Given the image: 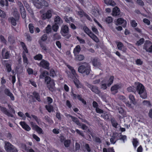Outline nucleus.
<instances>
[{
	"instance_id": "61",
	"label": "nucleus",
	"mask_w": 152,
	"mask_h": 152,
	"mask_svg": "<svg viewBox=\"0 0 152 152\" xmlns=\"http://www.w3.org/2000/svg\"><path fill=\"white\" fill-rule=\"evenodd\" d=\"M75 131L77 132V133L79 134V135L82 136L83 137H84V135L82 132L79 130L78 129H76Z\"/></svg>"
},
{
	"instance_id": "23",
	"label": "nucleus",
	"mask_w": 152,
	"mask_h": 152,
	"mask_svg": "<svg viewBox=\"0 0 152 152\" xmlns=\"http://www.w3.org/2000/svg\"><path fill=\"white\" fill-rule=\"evenodd\" d=\"M89 36L92 38L93 40H94L96 42H97L99 41V39L92 32H91L88 34Z\"/></svg>"
},
{
	"instance_id": "42",
	"label": "nucleus",
	"mask_w": 152,
	"mask_h": 152,
	"mask_svg": "<svg viewBox=\"0 0 152 152\" xmlns=\"http://www.w3.org/2000/svg\"><path fill=\"white\" fill-rule=\"evenodd\" d=\"M114 77L113 76H111L110 77V79H109V82L107 84V86H110L113 83Z\"/></svg>"
},
{
	"instance_id": "62",
	"label": "nucleus",
	"mask_w": 152,
	"mask_h": 152,
	"mask_svg": "<svg viewBox=\"0 0 152 152\" xmlns=\"http://www.w3.org/2000/svg\"><path fill=\"white\" fill-rule=\"evenodd\" d=\"M18 4L20 10L24 9L22 4L21 2L18 1Z\"/></svg>"
},
{
	"instance_id": "63",
	"label": "nucleus",
	"mask_w": 152,
	"mask_h": 152,
	"mask_svg": "<svg viewBox=\"0 0 152 152\" xmlns=\"http://www.w3.org/2000/svg\"><path fill=\"white\" fill-rule=\"evenodd\" d=\"M81 128L83 130H86L88 128L87 126L86 125L84 124L81 123Z\"/></svg>"
},
{
	"instance_id": "46",
	"label": "nucleus",
	"mask_w": 152,
	"mask_h": 152,
	"mask_svg": "<svg viewBox=\"0 0 152 152\" xmlns=\"http://www.w3.org/2000/svg\"><path fill=\"white\" fill-rule=\"evenodd\" d=\"M10 19L12 25L14 26H15L16 24V23L15 19L13 17L10 18Z\"/></svg>"
},
{
	"instance_id": "47",
	"label": "nucleus",
	"mask_w": 152,
	"mask_h": 152,
	"mask_svg": "<svg viewBox=\"0 0 152 152\" xmlns=\"http://www.w3.org/2000/svg\"><path fill=\"white\" fill-rule=\"evenodd\" d=\"M47 35L45 34L41 37V40L43 41H45L47 39Z\"/></svg>"
},
{
	"instance_id": "22",
	"label": "nucleus",
	"mask_w": 152,
	"mask_h": 152,
	"mask_svg": "<svg viewBox=\"0 0 152 152\" xmlns=\"http://www.w3.org/2000/svg\"><path fill=\"white\" fill-rule=\"evenodd\" d=\"M81 50V48L79 45H77L75 47L73 50V53L75 56L79 53Z\"/></svg>"
},
{
	"instance_id": "57",
	"label": "nucleus",
	"mask_w": 152,
	"mask_h": 152,
	"mask_svg": "<svg viewBox=\"0 0 152 152\" xmlns=\"http://www.w3.org/2000/svg\"><path fill=\"white\" fill-rule=\"evenodd\" d=\"M77 39L79 41L80 43L83 44L85 43V40L83 39H80L78 37H77Z\"/></svg>"
},
{
	"instance_id": "15",
	"label": "nucleus",
	"mask_w": 152,
	"mask_h": 152,
	"mask_svg": "<svg viewBox=\"0 0 152 152\" xmlns=\"http://www.w3.org/2000/svg\"><path fill=\"white\" fill-rule=\"evenodd\" d=\"M120 88L119 85L116 84L112 86L111 88V91L113 94H115L118 92V89Z\"/></svg>"
},
{
	"instance_id": "27",
	"label": "nucleus",
	"mask_w": 152,
	"mask_h": 152,
	"mask_svg": "<svg viewBox=\"0 0 152 152\" xmlns=\"http://www.w3.org/2000/svg\"><path fill=\"white\" fill-rule=\"evenodd\" d=\"M33 94L34 95V97L39 102L41 101L39 95L38 93L36 91H34L33 92Z\"/></svg>"
},
{
	"instance_id": "58",
	"label": "nucleus",
	"mask_w": 152,
	"mask_h": 152,
	"mask_svg": "<svg viewBox=\"0 0 152 152\" xmlns=\"http://www.w3.org/2000/svg\"><path fill=\"white\" fill-rule=\"evenodd\" d=\"M50 75L53 77H54V76L56 75L55 71L53 69H51L50 70Z\"/></svg>"
},
{
	"instance_id": "32",
	"label": "nucleus",
	"mask_w": 152,
	"mask_h": 152,
	"mask_svg": "<svg viewBox=\"0 0 152 152\" xmlns=\"http://www.w3.org/2000/svg\"><path fill=\"white\" fill-rule=\"evenodd\" d=\"M111 121L113 126L116 128L117 126L118 125V124L116 122V121L115 120L114 118H111Z\"/></svg>"
},
{
	"instance_id": "51",
	"label": "nucleus",
	"mask_w": 152,
	"mask_h": 152,
	"mask_svg": "<svg viewBox=\"0 0 152 152\" xmlns=\"http://www.w3.org/2000/svg\"><path fill=\"white\" fill-rule=\"evenodd\" d=\"M25 149L26 151L27 152H35L34 150L31 148H27L26 145H24Z\"/></svg>"
},
{
	"instance_id": "30",
	"label": "nucleus",
	"mask_w": 152,
	"mask_h": 152,
	"mask_svg": "<svg viewBox=\"0 0 152 152\" xmlns=\"http://www.w3.org/2000/svg\"><path fill=\"white\" fill-rule=\"evenodd\" d=\"M52 10H48L47 11L46 13L45 14L47 18L49 19L51 18L52 16Z\"/></svg>"
},
{
	"instance_id": "7",
	"label": "nucleus",
	"mask_w": 152,
	"mask_h": 152,
	"mask_svg": "<svg viewBox=\"0 0 152 152\" xmlns=\"http://www.w3.org/2000/svg\"><path fill=\"white\" fill-rule=\"evenodd\" d=\"M115 24L117 26L121 25L124 27H125L126 25V22L122 18H118L115 22Z\"/></svg>"
},
{
	"instance_id": "48",
	"label": "nucleus",
	"mask_w": 152,
	"mask_h": 152,
	"mask_svg": "<svg viewBox=\"0 0 152 152\" xmlns=\"http://www.w3.org/2000/svg\"><path fill=\"white\" fill-rule=\"evenodd\" d=\"M117 46L118 49L121 50L124 45L121 42H119L117 44Z\"/></svg>"
},
{
	"instance_id": "25",
	"label": "nucleus",
	"mask_w": 152,
	"mask_h": 152,
	"mask_svg": "<svg viewBox=\"0 0 152 152\" xmlns=\"http://www.w3.org/2000/svg\"><path fill=\"white\" fill-rule=\"evenodd\" d=\"M70 117L72 118V121L75 122L77 125L81 126V123L80 122V121L77 118L73 116H70Z\"/></svg>"
},
{
	"instance_id": "13",
	"label": "nucleus",
	"mask_w": 152,
	"mask_h": 152,
	"mask_svg": "<svg viewBox=\"0 0 152 152\" xmlns=\"http://www.w3.org/2000/svg\"><path fill=\"white\" fill-rule=\"evenodd\" d=\"M120 10L119 8L117 7H115L113 9L112 15L113 16H118L119 17V15H120Z\"/></svg>"
},
{
	"instance_id": "17",
	"label": "nucleus",
	"mask_w": 152,
	"mask_h": 152,
	"mask_svg": "<svg viewBox=\"0 0 152 152\" xmlns=\"http://www.w3.org/2000/svg\"><path fill=\"white\" fill-rule=\"evenodd\" d=\"M20 124L22 126V128L26 131H28L31 129L30 127L25 122L21 121L20 122Z\"/></svg>"
},
{
	"instance_id": "19",
	"label": "nucleus",
	"mask_w": 152,
	"mask_h": 152,
	"mask_svg": "<svg viewBox=\"0 0 152 152\" xmlns=\"http://www.w3.org/2000/svg\"><path fill=\"white\" fill-rule=\"evenodd\" d=\"M4 92L5 94L10 97L11 100L13 101L14 100V97L13 94L8 89H5Z\"/></svg>"
},
{
	"instance_id": "38",
	"label": "nucleus",
	"mask_w": 152,
	"mask_h": 152,
	"mask_svg": "<svg viewBox=\"0 0 152 152\" xmlns=\"http://www.w3.org/2000/svg\"><path fill=\"white\" fill-rule=\"evenodd\" d=\"M34 58L36 60H40L42 58V56L40 54L37 55L34 57Z\"/></svg>"
},
{
	"instance_id": "36",
	"label": "nucleus",
	"mask_w": 152,
	"mask_h": 152,
	"mask_svg": "<svg viewBox=\"0 0 152 152\" xmlns=\"http://www.w3.org/2000/svg\"><path fill=\"white\" fill-rule=\"evenodd\" d=\"M70 142L71 141L70 140H66L64 141V145L66 147H68L69 146Z\"/></svg>"
},
{
	"instance_id": "26",
	"label": "nucleus",
	"mask_w": 152,
	"mask_h": 152,
	"mask_svg": "<svg viewBox=\"0 0 152 152\" xmlns=\"http://www.w3.org/2000/svg\"><path fill=\"white\" fill-rule=\"evenodd\" d=\"M75 60L76 61H81L84 59V56L83 55H77L75 56Z\"/></svg>"
},
{
	"instance_id": "16",
	"label": "nucleus",
	"mask_w": 152,
	"mask_h": 152,
	"mask_svg": "<svg viewBox=\"0 0 152 152\" xmlns=\"http://www.w3.org/2000/svg\"><path fill=\"white\" fill-rule=\"evenodd\" d=\"M1 110L8 116L11 117H14V115L8 112L5 107L1 106Z\"/></svg>"
},
{
	"instance_id": "18",
	"label": "nucleus",
	"mask_w": 152,
	"mask_h": 152,
	"mask_svg": "<svg viewBox=\"0 0 152 152\" xmlns=\"http://www.w3.org/2000/svg\"><path fill=\"white\" fill-rule=\"evenodd\" d=\"M2 56L3 58L7 59L9 57V54L8 52L6 51V49H4L2 50Z\"/></svg>"
},
{
	"instance_id": "8",
	"label": "nucleus",
	"mask_w": 152,
	"mask_h": 152,
	"mask_svg": "<svg viewBox=\"0 0 152 152\" xmlns=\"http://www.w3.org/2000/svg\"><path fill=\"white\" fill-rule=\"evenodd\" d=\"M30 124L33 129L36 131L39 134H42V130L41 128L33 122H30Z\"/></svg>"
},
{
	"instance_id": "10",
	"label": "nucleus",
	"mask_w": 152,
	"mask_h": 152,
	"mask_svg": "<svg viewBox=\"0 0 152 152\" xmlns=\"http://www.w3.org/2000/svg\"><path fill=\"white\" fill-rule=\"evenodd\" d=\"M119 134L117 132H114L113 134L112 137L110 139V142L113 144H114L116 141L119 140Z\"/></svg>"
},
{
	"instance_id": "33",
	"label": "nucleus",
	"mask_w": 152,
	"mask_h": 152,
	"mask_svg": "<svg viewBox=\"0 0 152 152\" xmlns=\"http://www.w3.org/2000/svg\"><path fill=\"white\" fill-rule=\"evenodd\" d=\"M45 108L48 111V112L49 113L51 112V111H53V107L51 105H46Z\"/></svg>"
},
{
	"instance_id": "9",
	"label": "nucleus",
	"mask_w": 152,
	"mask_h": 152,
	"mask_svg": "<svg viewBox=\"0 0 152 152\" xmlns=\"http://www.w3.org/2000/svg\"><path fill=\"white\" fill-rule=\"evenodd\" d=\"M61 33L63 36H65L69 32V29L68 26L66 25H63L61 29Z\"/></svg>"
},
{
	"instance_id": "64",
	"label": "nucleus",
	"mask_w": 152,
	"mask_h": 152,
	"mask_svg": "<svg viewBox=\"0 0 152 152\" xmlns=\"http://www.w3.org/2000/svg\"><path fill=\"white\" fill-rule=\"evenodd\" d=\"M92 31L96 34H98L99 32L97 29L95 27H92Z\"/></svg>"
},
{
	"instance_id": "54",
	"label": "nucleus",
	"mask_w": 152,
	"mask_h": 152,
	"mask_svg": "<svg viewBox=\"0 0 152 152\" xmlns=\"http://www.w3.org/2000/svg\"><path fill=\"white\" fill-rule=\"evenodd\" d=\"M61 38V37L59 35H58L56 33L54 34L53 35V39L56 40L57 39H59Z\"/></svg>"
},
{
	"instance_id": "4",
	"label": "nucleus",
	"mask_w": 152,
	"mask_h": 152,
	"mask_svg": "<svg viewBox=\"0 0 152 152\" xmlns=\"http://www.w3.org/2000/svg\"><path fill=\"white\" fill-rule=\"evenodd\" d=\"M4 148L7 152H18L17 148L8 142H5Z\"/></svg>"
},
{
	"instance_id": "1",
	"label": "nucleus",
	"mask_w": 152,
	"mask_h": 152,
	"mask_svg": "<svg viewBox=\"0 0 152 152\" xmlns=\"http://www.w3.org/2000/svg\"><path fill=\"white\" fill-rule=\"evenodd\" d=\"M49 75V73L46 70L41 72L39 76L40 78H43L45 77V81L46 82L47 86L48 89L52 92L55 90V84L54 80H51V78L48 76Z\"/></svg>"
},
{
	"instance_id": "3",
	"label": "nucleus",
	"mask_w": 152,
	"mask_h": 152,
	"mask_svg": "<svg viewBox=\"0 0 152 152\" xmlns=\"http://www.w3.org/2000/svg\"><path fill=\"white\" fill-rule=\"evenodd\" d=\"M78 71L80 73L88 75L90 73V66L88 63H84L78 67Z\"/></svg>"
},
{
	"instance_id": "45",
	"label": "nucleus",
	"mask_w": 152,
	"mask_h": 152,
	"mask_svg": "<svg viewBox=\"0 0 152 152\" xmlns=\"http://www.w3.org/2000/svg\"><path fill=\"white\" fill-rule=\"evenodd\" d=\"M44 118L49 123H52L53 122L52 120L48 116H45Z\"/></svg>"
},
{
	"instance_id": "11",
	"label": "nucleus",
	"mask_w": 152,
	"mask_h": 152,
	"mask_svg": "<svg viewBox=\"0 0 152 152\" xmlns=\"http://www.w3.org/2000/svg\"><path fill=\"white\" fill-rule=\"evenodd\" d=\"M39 66L47 69H49V63L48 61L44 59L42 60L39 63Z\"/></svg>"
},
{
	"instance_id": "2",
	"label": "nucleus",
	"mask_w": 152,
	"mask_h": 152,
	"mask_svg": "<svg viewBox=\"0 0 152 152\" xmlns=\"http://www.w3.org/2000/svg\"><path fill=\"white\" fill-rule=\"evenodd\" d=\"M135 83L136 86V90L140 95V96L143 99L146 98L147 97V93L144 86L139 83Z\"/></svg>"
},
{
	"instance_id": "59",
	"label": "nucleus",
	"mask_w": 152,
	"mask_h": 152,
	"mask_svg": "<svg viewBox=\"0 0 152 152\" xmlns=\"http://www.w3.org/2000/svg\"><path fill=\"white\" fill-rule=\"evenodd\" d=\"M119 137L120 138V139H119L122 140L124 141V140L126 139V136H122L121 134H119Z\"/></svg>"
},
{
	"instance_id": "6",
	"label": "nucleus",
	"mask_w": 152,
	"mask_h": 152,
	"mask_svg": "<svg viewBox=\"0 0 152 152\" xmlns=\"http://www.w3.org/2000/svg\"><path fill=\"white\" fill-rule=\"evenodd\" d=\"M87 86L92 92L98 94L99 96L101 95V92L98 89V88L96 86L91 85L89 84L87 85Z\"/></svg>"
},
{
	"instance_id": "40",
	"label": "nucleus",
	"mask_w": 152,
	"mask_h": 152,
	"mask_svg": "<svg viewBox=\"0 0 152 152\" xmlns=\"http://www.w3.org/2000/svg\"><path fill=\"white\" fill-rule=\"evenodd\" d=\"M39 42L40 44V46L41 48H42V49L46 51H47V49L46 48V46L43 44V43H42V42L41 41H39Z\"/></svg>"
},
{
	"instance_id": "14",
	"label": "nucleus",
	"mask_w": 152,
	"mask_h": 152,
	"mask_svg": "<svg viewBox=\"0 0 152 152\" xmlns=\"http://www.w3.org/2000/svg\"><path fill=\"white\" fill-rule=\"evenodd\" d=\"M92 63L93 65L96 67H100L101 65L99 59L96 58H94L93 59Z\"/></svg>"
},
{
	"instance_id": "53",
	"label": "nucleus",
	"mask_w": 152,
	"mask_h": 152,
	"mask_svg": "<svg viewBox=\"0 0 152 152\" xmlns=\"http://www.w3.org/2000/svg\"><path fill=\"white\" fill-rule=\"evenodd\" d=\"M74 83L76 87L77 88H79V81L76 78L75 79L73 80Z\"/></svg>"
},
{
	"instance_id": "29",
	"label": "nucleus",
	"mask_w": 152,
	"mask_h": 152,
	"mask_svg": "<svg viewBox=\"0 0 152 152\" xmlns=\"http://www.w3.org/2000/svg\"><path fill=\"white\" fill-rule=\"evenodd\" d=\"M13 15L16 20L18 19L19 18V14L16 9H14Z\"/></svg>"
},
{
	"instance_id": "34",
	"label": "nucleus",
	"mask_w": 152,
	"mask_h": 152,
	"mask_svg": "<svg viewBox=\"0 0 152 152\" xmlns=\"http://www.w3.org/2000/svg\"><path fill=\"white\" fill-rule=\"evenodd\" d=\"M132 143L134 148H135L137 147V144H138V142L137 139H133Z\"/></svg>"
},
{
	"instance_id": "21",
	"label": "nucleus",
	"mask_w": 152,
	"mask_h": 152,
	"mask_svg": "<svg viewBox=\"0 0 152 152\" xmlns=\"http://www.w3.org/2000/svg\"><path fill=\"white\" fill-rule=\"evenodd\" d=\"M151 42L149 40L146 41L145 43L144 44L143 48L147 52L148 50L150 48V45H151Z\"/></svg>"
},
{
	"instance_id": "56",
	"label": "nucleus",
	"mask_w": 152,
	"mask_h": 152,
	"mask_svg": "<svg viewBox=\"0 0 152 152\" xmlns=\"http://www.w3.org/2000/svg\"><path fill=\"white\" fill-rule=\"evenodd\" d=\"M142 103L144 105L147 106H150L151 105V103L149 101L144 100L143 102Z\"/></svg>"
},
{
	"instance_id": "44",
	"label": "nucleus",
	"mask_w": 152,
	"mask_h": 152,
	"mask_svg": "<svg viewBox=\"0 0 152 152\" xmlns=\"http://www.w3.org/2000/svg\"><path fill=\"white\" fill-rule=\"evenodd\" d=\"M51 27L50 25H48L46 28V31L47 33L48 34L51 32Z\"/></svg>"
},
{
	"instance_id": "55",
	"label": "nucleus",
	"mask_w": 152,
	"mask_h": 152,
	"mask_svg": "<svg viewBox=\"0 0 152 152\" xmlns=\"http://www.w3.org/2000/svg\"><path fill=\"white\" fill-rule=\"evenodd\" d=\"M22 57L23 59V62L28 64V59L26 57V54L25 53L23 54Z\"/></svg>"
},
{
	"instance_id": "24",
	"label": "nucleus",
	"mask_w": 152,
	"mask_h": 152,
	"mask_svg": "<svg viewBox=\"0 0 152 152\" xmlns=\"http://www.w3.org/2000/svg\"><path fill=\"white\" fill-rule=\"evenodd\" d=\"M104 3L107 5L114 6L115 5V2L113 0H104Z\"/></svg>"
},
{
	"instance_id": "20",
	"label": "nucleus",
	"mask_w": 152,
	"mask_h": 152,
	"mask_svg": "<svg viewBox=\"0 0 152 152\" xmlns=\"http://www.w3.org/2000/svg\"><path fill=\"white\" fill-rule=\"evenodd\" d=\"M54 22L55 24L60 25L63 22L61 19L58 16H56L55 18Z\"/></svg>"
},
{
	"instance_id": "60",
	"label": "nucleus",
	"mask_w": 152,
	"mask_h": 152,
	"mask_svg": "<svg viewBox=\"0 0 152 152\" xmlns=\"http://www.w3.org/2000/svg\"><path fill=\"white\" fill-rule=\"evenodd\" d=\"M106 22L108 23H109L112 21V18L111 17H108L106 19Z\"/></svg>"
},
{
	"instance_id": "37",
	"label": "nucleus",
	"mask_w": 152,
	"mask_h": 152,
	"mask_svg": "<svg viewBox=\"0 0 152 152\" xmlns=\"http://www.w3.org/2000/svg\"><path fill=\"white\" fill-rule=\"evenodd\" d=\"M58 26L59 25L55 23L52 26V28L53 30L54 31L57 32L59 28Z\"/></svg>"
},
{
	"instance_id": "39",
	"label": "nucleus",
	"mask_w": 152,
	"mask_h": 152,
	"mask_svg": "<svg viewBox=\"0 0 152 152\" xmlns=\"http://www.w3.org/2000/svg\"><path fill=\"white\" fill-rule=\"evenodd\" d=\"M129 97L130 99L131 100V102L134 104H135L136 102L135 101V99L134 96L133 95L130 94L129 95Z\"/></svg>"
},
{
	"instance_id": "28",
	"label": "nucleus",
	"mask_w": 152,
	"mask_h": 152,
	"mask_svg": "<svg viewBox=\"0 0 152 152\" xmlns=\"http://www.w3.org/2000/svg\"><path fill=\"white\" fill-rule=\"evenodd\" d=\"M20 11L22 18L25 19L26 17V12L25 9L20 10Z\"/></svg>"
},
{
	"instance_id": "52",
	"label": "nucleus",
	"mask_w": 152,
	"mask_h": 152,
	"mask_svg": "<svg viewBox=\"0 0 152 152\" xmlns=\"http://www.w3.org/2000/svg\"><path fill=\"white\" fill-rule=\"evenodd\" d=\"M94 140L95 142L98 143L100 144L102 142V141L98 137H95Z\"/></svg>"
},
{
	"instance_id": "50",
	"label": "nucleus",
	"mask_w": 152,
	"mask_h": 152,
	"mask_svg": "<svg viewBox=\"0 0 152 152\" xmlns=\"http://www.w3.org/2000/svg\"><path fill=\"white\" fill-rule=\"evenodd\" d=\"M31 116L32 118L35 120L37 122V124H39V122L40 121V120L36 116L33 115H31Z\"/></svg>"
},
{
	"instance_id": "12",
	"label": "nucleus",
	"mask_w": 152,
	"mask_h": 152,
	"mask_svg": "<svg viewBox=\"0 0 152 152\" xmlns=\"http://www.w3.org/2000/svg\"><path fill=\"white\" fill-rule=\"evenodd\" d=\"M10 63V61L5 60L2 62V64L6 66L8 72H10L11 70V66L9 64Z\"/></svg>"
},
{
	"instance_id": "43",
	"label": "nucleus",
	"mask_w": 152,
	"mask_h": 152,
	"mask_svg": "<svg viewBox=\"0 0 152 152\" xmlns=\"http://www.w3.org/2000/svg\"><path fill=\"white\" fill-rule=\"evenodd\" d=\"M83 29L85 32L88 35L91 31L86 26H84L83 28Z\"/></svg>"
},
{
	"instance_id": "5",
	"label": "nucleus",
	"mask_w": 152,
	"mask_h": 152,
	"mask_svg": "<svg viewBox=\"0 0 152 152\" xmlns=\"http://www.w3.org/2000/svg\"><path fill=\"white\" fill-rule=\"evenodd\" d=\"M34 5L37 8L39 9L43 6H48V4L47 2L44 0H37L35 3H34Z\"/></svg>"
},
{
	"instance_id": "41",
	"label": "nucleus",
	"mask_w": 152,
	"mask_h": 152,
	"mask_svg": "<svg viewBox=\"0 0 152 152\" xmlns=\"http://www.w3.org/2000/svg\"><path fill=\"white\" fill-rule=\"evenodd\" d=\"M28 27L30 32L31 33H34V26L33 24L32 23H30L28 25Z\"/></svg>"
},
{
	"instance_id": "31",
	"label": "nucleus",
	"mask_w": 152,
	"mask_h": 152,
	"mask_svg": "<svg viewBox=\"0 0 152 152\" xmlns=\"http://www.w3.org/2000/svg\"><path fill=\"white\" fill-rule=\"evenodd\" d=\"M127 90L129 92H136V88L134 86H130L128 87Z\"/></svg>"
},
{
	"instance_id": "35",
	"label": "nucleus",
	"mask_w": 152,
	"mask_h": 152,
	"mask_svg": "<svg viewBox=\"0 0 152 152\" xmlns=\"http://www.w3.org/2000/svg\"><path fill=\"white\" fill-rule=\"evenodd\" d=\"M144 42V39L142 38L140 39L139 41H137L136 44L138 46H139L142 44Z\"/></svg>"
},
{
	"instance_id": "49",
	"label": "nucleus",
	"mask_w": 152,
	"mask_h": 152,
	"mask_svg": "<svg viewBox=\"0 0 152 152\" xmlns=\"http://www.w3.org/2000/svg\"><path fill=\"white\" fill-rule=\"evenodd\" d=\"M8 41L11 43H14V37L12 36H10L8 37Z\"/></svg>"
}]
</instances>
